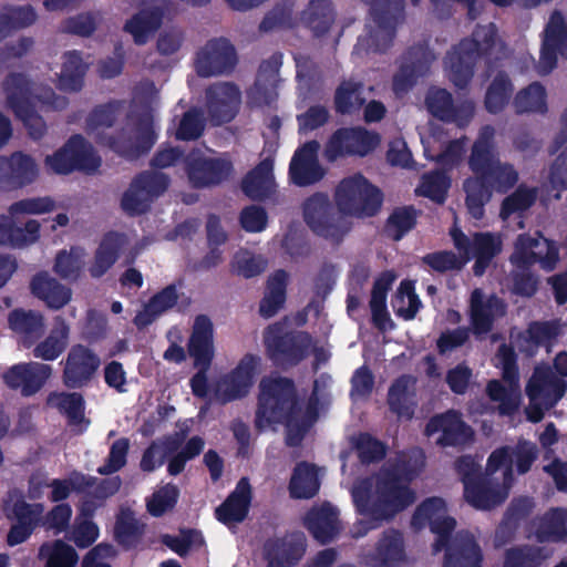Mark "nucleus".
<instances>
[{
	"label": "nucleus",
	"instance_id": "4",
	"mask_svg": "<svg viewBox=\"0 0 567 567\" xmlns=\"http://www.w3.org/2000/svg\"><path fill=\"white\" fill-rule=\"evenodd\" d=\"M27 75L28 73H8L3 81V90L8 106L23 123L30 138L40 141L47 134V124L35 111V100L53 110L63 109L68 101L56 95L49 86L42 87L39 94H34Z\"/></svg>",
	"mask_w": 567,
	"mask_h": 567
},
{
	"label": "nucleus",
	"instance_id": "34",
	"mask_svg": "<svg viewBox=\"0 0 567 567\" xmlns=\"http://www.w3.org/2000/svg\"><path fill=\"white\" fill-rule=\"evenodd\" d=\"M412 383L411 375L402 374L389 388L386 403L398 417L411 420L414 416L416 401L414 390L410 389Z\"/></svg>",
	"mask_w": 567,
	"mask_h": 567
},
{
	"label": "nucleus",
	"instance_id": "15",
	"mask_svg": "<svg viewBox=\"0 0 567 567\" xmlns=\"http://www.w3.org/2000/svg\"><path fill=\"white\" fill-rule=\"evenodd\" d=\"M559 261V248L556 241L547 239L539 235L533 237L527 234L518 236L515 250L511 256V262L517 269L527 270L535 264H539L540 268L551 271Z\"/></svg>",
	"mask_w": 567,
	"mask_h": 567
},
{
	"label": "nucleus",
	"instance_id": "42",
	"mask_svg": "<svg viewBox=\"0 0 567 567\" xmlns=\"http://www.w3.org/2000/svg\"><path fill=\"white\" fill-rule=\"evenodd\" d=\"M320 482L313 464L300 462L296 465L289 482V493L296 499H309L317 495Z\"/></svg>",
	"mask_w": 567,
	"mask_h": 567
},
{
	"label": "nucleus",
	"instance_id": "53",
	"mask_svg": "<svg viewBox=\"0 0 567 567\" xmlns=\"http://www.w3.org/2000/svg\"><path fill=\"white\" fill-rule=\"evenodd\" d=\"M124 106V101L112 100L104 104H99L89 113L86 117V132L93 134L101 127H112L116 122L117 115Z\"/></svg>",
	"mask_w": 567,
	"mask_h": 567
},
{
	"label": "nucleus",
	"instance_id": "58",
	"mask_svg": "<svg viewBox=\"0 0 567 567\" xmlns=\"http://www.w3.org/2000/svg\"><path fill=\"white\" fill-rule=\"evenodd\" d=\"M37 14L31 7L6 8L0 12V39L12 30L32 24Z\"/></svg>",
	"mask_w": 567,
	"mask_h": 567
},
{
	"label": "nucleus",
	"instance_id": "57",
	"mask_svg": "<svg viewBox=\"0 0 567 567\" xmlns=\"http://www.w3.org/2000/svg\"><path fill=\"white\" fill-rule=\"evenodd\" d=\"M161 542L181 557L186 556L192 548H199L205 544L202 532L194 528L181 529V536L163 534Z\"/></svg>",
	"mask_w": 567,
	"mask_h": 567
},
{
	"label": "nucleus",
	"instance_id": "45",
	"mask_svg": "<svg viewBox=\"0 0 567 567\" xmlns=\"http://www.w3.org/2000/svg\"><path fill=\"white\" fill-rule=\"evenodd\" d=\"M548 556L544 547L514 546L505 550L503 567H540Z\"/></svg>",
	"mask_w": 567,
	"mask_h": 567
},
{
	"label": "nucleus",
	"instance_id": "33",
	"mask_svg": "<svg viewBox=\"0 0 567 567\" xmlns=\"http://www.w3.org/2000/svg\"><path fill=\"white\" fill-rule=\"evenodd\" d=\"M30 288L33 296L43 300L49 308L55 310L63 308L72 297L70 288L50 277L45 271L38 272L32 277Z\"/></svg>",
	"mask_w": 567,
	"mask_h": 567
},
{
	"label": "nucleus",
	"instance_id": "39",
	"mask_svg": "<svg viewBox=\"0 0 567 567\" xmlns=\"http://www.w3.org/2000/svg\"><path fill=\"white\" fill-rule=\"evenodd\" d=\"M272 178V162L264 159L243 178L241 189L252 200H265L274 192Z\"/></svg>",
	"mask_w": 567,
	"mask_h": 567
},
{
	"label": "nucleus",
	"instance_id": "48",
	"mask_svg": "<svg viewBox=\"0 0 567 567\" xmlns=\"http://www.w3.org/2000/svg\"><path fill=\"white\" fill-rule=\"evenodd\" d=\"M417 212L413 206L395 208L384 224L385 235L394 241L401 240L416 225Z\"/></svg>",
	"mask_w": 567,
	"mask_h": 567
},
{
	"label": "nucleus",
	"instance_id": "36",
	"mask_svg": "<svg viewBox=\"0 0 567 567\" xmlns=\"http://www.w3.org/2000/svg\"><path fill=\"white\" fill-rule=\"evenodd\" d=\"M567 56V23L560 13H554L547 24L542 49V61L545 68H555L556 51Z\"/></svg>",
	"mask_w": 567,
	"mask_h": 567
},
{
	"label": "nucleus",
	"instance_id": "62",
	"mask_svg": "<svg viewBox=\"0 0 567 567\" xmlns=\"http://www.w3.org/2000/svg\"><path fill=\"white\" fill-rule=\"evenodd\" d=\"M361 84L352 82L341 83L334 93V109L339 114H350L355 107L362 105L360 99Z\"/></svg>",
	"mask_w": 567,
	"mask_h": 567
},
{
	"label": "nucleus",
	"instance_id": "26",
	"mask_svg": "<svg viewBox=\"0 0 567 567\" xmlns=\"http://www.w3.org/2000/svg\"><path fill=\"white\" fill-rule=\"evenodd\" d=\"M506 313V303L496 295L485 299L483 291L478 288L471 293L470 321L475 336H484L492 331L496 318Z\"/></svg>",
	"mask_w": 567,
	"mask_h": 567
},
{
	"label": "nucleus",
	"instance_id": "25",
	"mask_svg": "<svg viewBox=\"0 0 567 567\" xmlns=\"http://www.w3.org/2000/svg\"><path fill=\"white\" fill-rule=\"evenodd\" d=\"M34 158L21 151L10 156H0V187L18 189L32 184L38 177Z\"/></svg>",
	"mask_w": 567,
	"mask_h": 567
},
{
	"label": "nucleus",
	"instance_id": "20",
	"mask_svg": "<svg viewBox=\"0 0 567 567\" xmlns=\"http://www.w3.org/2000/svg\"><path fill=\"white\" fill-rule=\"evenodd\" d=\"M206 110L212 125L229 123L238 113L240 91L233 83L213 84L206 89Z\"/></svg>",
	"mask_w": 567,
	"mask_h": 567
},
{
	"label": "nucleus",
	"instance_id": "9",
	"mask_svg": "<svg viewBox=\"0 0 567 567\" xmlns=\"http://www.w3.org/2000/svg\"><path fill=\"white\" fill-rule=\"evenodd\" d=\"M187 352L193 359L197 372L190 378L189 385L192 393L199 399L208 395L207 372L214 360V327L206 315H198L195 318L193 331L188 339Z\"/></svg>",
	"mask_w": 567,
	"mask_h": 567
},
{
	"label": "nucleus",
	"instance_id": "6",
	"mask_svg": "<svg viewBox=\"0 0 567 567\" xmlns=\"http://www.w3.org/2000/svg\"><path fill=\"white\" fill-rule=\"evenodd\" d=\"M127 121L133 125V135L121 128L114 135L97 133L95 142L127 161H135L146 155L157 141L151 105L144 103L131 110Z\"/></svg>",
	"mask_w": 567,
	"mask_h": 567
},
{
	"label": "nucleus",
	"instance_id": "29",
	"mask_svg": "<svg viewBox=\"0 0 567 567\" xmlns=\"http://www.w3.org/2000/svg\"><path fill=\"white\" fill-rule=\"evenodd\" d=\"M251 486L247 477H241L235 489L215 509L218 522L229 525L246 519L251 504Z\"/></svg>",
	"mask_w": 567,
	"mask_h": 567
},
{
	"label": "nucleus",
	"instance_id": "21",
	"mask_svg": "<svg viewBox=\"0 0 567 567\" xmlns=\"http://www.w3.org/2000/svg\"><path fill=\"white\" fill-rule=\"evenodd\" d=\"M319 148V142L312 140L296 150L289 164V177L296 186H311L324 177L326 169L318 159Z\"/></svg>",
	"mask_w": 567,
	"mask_h": 567
},
{
	"label": "nucleus",
	"instance_id": "8",
	"mask_svg": "<svg viewBox=\"0 0 567 567\" xmlns=\"http://www.w3.org/2000/svg\"><path fill=\"white\" fill-rule=\"evenodd\" d=\"M334 200L340 213L347 216L372 217L381 209L383 194L380 188L358 173L339 183Z\"/></svg>",
	"mask_w": 567,
	"mask_h": 567
},
{
	"label": "nucleus",
	"instance_id": "59",
	"mask_svg": "<svg viewBox=\"0 0 567 567\" xmlns=\"http://www.w3.org/2000/svg\"><path fill=\"white\" fill-rule=\"evenodd\" d=\"M377 551L383 565L401 561L404 558V545L401 533L395 529L384 532L378 543Z\"/></svg>",
	"mask_w": 567,
	"mask_h": 567
},
{
	"label": "nucleus",
	"instance_id": "41",
	"mask_svg": "<svg viewBox=\"0 0 567 567\" xmlns=\"http://www.w3.org/2000/svg\"><path fill=\"white\" fill-rule=\"evenodd\" d=\"M40 223L29 219L24 226H17L6 217L0 218V246L21 248L40 238Z\"/></svg>",
	"mask_w": 567,
	"mask_h": 567
},
{
	"label": "nucleus",
	"instance_id": "11",
	"mask_svg": "<svg viewBox=\"0 0 567 567\" xmlns=\"http://www.w3.org/2000/svg\"><path fill=\"white\" fill-rule=\"evenodd\" d=\"M171 178L158 171H143L131 182L121 199V207L128 216H140L148 212L151 204L169 187Z\"/></svg>",
	"mask_w": 567,
	"mask_h": 567
},
{
	"label": "nucleus",
	"instance_id": "3",
	"mask_svg": "<svg viewBox=\"0 0 567 567\" xmlns=\"http://www.w3.org/2000/svg\"><path fill=\"white\" fill-rule=\"evenodd\" d=\"M445 512L443 498L429 497L417 505L411 523L416 528L429 525L436 535L432 550L433 554L445 550L443 567H483V551L474 535L468 530H458L452 536L456 520L444 516Z\"/></svg>",
	"mask_w": 567,
	"mask_h": 567
},
{
	"label": "nucleus",
	"instance_id": "12",
	"mask_svg": "<svg viewBox=\"0 0 567 567\" xmlns=\"http://www.w3.org/2000/svg\"><path fill=\"white\" fill-rule=\"evenodd\" d=\"M2 512L6 518L12 522L7 534V544L10 547L27 542L33 532L41 526L44 505L41 503H28L22 495L13 499V493L2 502Z\"/></svg>",
	"mask_w": 567,
	"mask_h": 567
},
{
	"label": "nucleus",
	"instance_id": "17",
	"mask_svg": "<svg viewBox=\"0 0 567 567\" xmlns=\"http://www.w3.org/2000/svg\"><path fill=\"white\" fill-rule=\"evenodd\" d=\"M504 54V44L497 39L492 25L475 32L473 40L463 41L451 59H457L458 69L481 66L478 60L491 62Z\"/></svg>",
	"mask_w": 567,
	"mask_h": 567
},
{
	"label": "nucleus",
	"instance_id": "52",
	"mask_svg": "<svg viewBox=\"0 0 567 567\" xmlns=\"http://www.w3.org/2000/svg\"><path fill=\"white\" fill-rule=\"evenodd\" d=\"M60 412L66 415L70 424H79L84 419L85 402L83 395L78 392L52 393L49 396Z\"/></svg>",
	"mask_w": 567,
	"mask_h": 567
},
{
	"label": "nucleus",
	"instance_id": "43",
	"mask_svg": "<svg viewBox=\"0 0 567 567\" xmlns=\"http://www.w3.org/2000/svg\"><path fill=\"white\" fill-rule=\"evenodd\" d=\"M145 529L146 525L132 511H121L115 520L114 537L124 549H134L141 544Z\"/></svg>",
	"mask_w": 567,
	"mask_h": 567
},
{
	"label": "nucleus",
	"instance_id": "55",
	"mask_svg": "<svg viewBox=\"0 0 567 567\" xmlns=\"http://www.w3.org/2000/svg\"><path fill=\"white\" fill-rule=\"evenodd\" d=\"M425 104L427 111L440 121L450 123L456 118L452 94L445 89L430 90Z\"/></svg>",
	"mask_w": 567,
	"mask_h": 567
},
{
	"label": "nucleus",
	"instance_id": "18",
	"mask_svg": "<svg viewBox=\"0 0 567 567\" xmlns=\"http://www.w3.org/2000/svg\"><path fill=\"white\" fill-rule=\"evenodd\" d=\"M261 358L246 353L238 364L217 383L215 393L221 403H228L245 398L254 384V379Z\"/></svg>",
	"mask_w": 567,
	"mask_h": 567
},
{
	"label": "nucleus",
	"instance_id": "13",
	"mask_svg": "<svg viewBox=\"0 0 567 567\" xmlns=\"http://www.w3.org/2000/svg\"><path fill=\"white\" fill-rule=\"evenodd\" d=\"M184 171L193 188L205 189L226 182L234 172V165L226 157H208L194 148L184 157Z\"/></svg>",
	"mask_w": 567,
	"mask_h": 567
},
{
	"label": "nucleus",
	"instance_id": "51",
	"mask_svg": "<svg viewBox=\"0 0 567 567\" xmlns=\"http://www.w3.org/2000/svg\"><path fill=\"white\" fill-rule=\"evenodd\" d=\"M507 74L497 73L486 91L484 104L492 114L503 111L512 96L513 84Z\"/></svg>",
	"mask_w": 567,
	"mask_h": 567
},
{
	"label": "nucleus",
	"instance_id": "64",
	"mask_svg": "<svg viewBox=\"0 0 567 567\" xmlns=\"http://www.w3.org/2000/svg\"><path fill=\"white\" fill-rule=\"evenodd\" d=\"M24 372L23 396H31L39 392L52 374L51 365L40 362H28Z\"/></svg>",
	"mask_w": 567,
	"mask_h": 567
},
{
	"label": "nucleus",
	"instance_id": "23",
	"mask_svg": "<svg viewBox=\"0 0 567 567\" xmlns=\"http://www.w3.org/2000/svg\"><path fill=\"white\" fill-rule=\"evenodd\" d=\"M306 539L302 533H290L282 537L268 538L262 546L268 567H293L303 557Z\"/></svg>",
	"mask_w": 567,
	"mask_h": 567
},
{
	"label": "nucleus",
	"instance_id": "46",
	"mask_svg": "<svg viewBox=\"0 0 567 567\" xmlns=\"http://www.w3.org/2000/svg\"><path fill=\"white\" fill-rule=\"evenodd\" d=\"M351 445L359 461L364 465L379 463L386 455V444L368 432H360L353 435Z\"/></svg>",
	"mask_w": 567,
	"mask_h": 567
},
{
	"label": "nucleus",
	"instance_id": "22",
	"mask_svg": "<svg viewBox=\"0 0 567 567\" xmlns=\"http://www.w3.org/2000/svg\"><path fill=\"white\" fill-rule=\"evenodd\" d=\"M441 432L437 444L441 446H462L473 440L474 432L466 424L460 412L449 410L432 416L425 425V434L431 436Z\"/></svg>",
	"mask_w": 567,
	"mask_h": 567
},
{
	"label": "nucleus",
	"instance_id": "32",
	"mask_svg": "<svg viewBox=\"0 0 567 567\" xmlns=\"http://www.w3.org/2000/svg\"><path fill=\"white\" fill-rule=\"evenodd\" d=\"M8 324L22 337L25 348L33 346L44 332V317L35 310L13 309L8 315Z\"/></svg>",
	"mask_w": 567,
	"mask_h": 567
},
{
	"label": "nucleus",
	"instance_id": "63",
	"mask_svg": "<svg viewBox=\"0 0 567 567\" xmlns=\"http://www.w3.org/2000/svg\"><path fill=\"white\" fill-rule=\"evenodd\" d=\"M205 130V120L198 109L186 111L179 122L176 131V138L181 141H194L199 138Z\"/></svg>",
	"mask_w": 567,
	"mask_h": 567
},
{
	"label": "nucleus",
	"instance_id": "14",
	"mask_svg": "<svg viewBox=\"0 0 567 567\" xmlns=\"http://www.w3.org/2000/svg\"><path fill=\"white\" fill-rule=\"evenodd\" d=\"M538 447L535 443L520 439L517 444L512 447L504 445L495 449L488 456L486 462V471L488 475H493L503 468V481L505 484L512 485L513 464H515L518 475L528 473L538 458Z\"/></svg>",
	"mask_w": 567,
	"mask_h": 567
},
{
	"label": "nucleus",
	"instance_id": "56",
	"mask_svg": "<svg viewBox=\"0 0 567 567\" xmlns=\"http://www.w3.org/2000/svg\"><path fill=\"white\" fill-rule=\"evenodd\" d=\"M536 198V188L519 185L512 194L503 199L499 216L503 219H507L515 213L527 210L535 204Z\"/></svg>",
	"mask_w": 567,
	"mask_h": 567
},
{
	"label": "nucleus",
	"instance_id": "54",
	"mask_svg": "<svg viewBox=\"0 0 567 567\" xmlns=\"http://www.w3.org/2000/svg\"><path fill=\"white\" fill-rule=\"evenodd\" d=\"M302 21L317 34L326 32L333 21L331 3L328 0L310 1L302 12Z\"/></svg>",
	"mask_w": 567,
	"mask_h": 567
},
{
	"label": "nucleus",
	"instance_id": "44",
	"mask_svg": "<svg viewBox=\"0 0 567 567\" xmlns=\"http://www.w3.org/2000/svg\"><path fill=\"white\" fill-rule=\"evenodd\" d=\"M64 145L75 171L93 173L101 166V157L81 134L72 135Z\"/></svg>",
	"mask_w": 567,
	"mask_h": 567
},
{
	"label": "nucleus",
	"instance_id": "31",
	"mask_svg": "<svg viewBox=\"0 0 567 567\" xmlns=\"http://www.w3.org/2000/svg\"><path fill=\"white\" fill-rule=\"evenodd\" d=\"M305 527L320 544L330 543L339 533L337 509L330 504L311 508L306 515Z\"/></svg>",
	"mask_w": 567,
	"mask_h": 567
},
{
	"label": "nucleus",
	"instance_id": "27",
	"mask_svg": "<svg viewBox=\"0 0 567 567\" xmlns=\"http://www.w3.org/2000/svg\"><path fill=\"white\" fill-rule=\"evenodd\" d=\"M169 9L171 0H150L126 22L125 30L133 35L136 43L143 44L161 27Z\"/></svg>",
	"mask_w": 567,
	"mask_h": 567
},
{
	"label": "nucleus",
	"instance_id": "49",
	"mask_svg": "<svg viewBox=\"0 0 567 567\" xmlns=\"http://www.w3.org/2000/svg\"><path fill=\"white\" fill-rule=\"evenodd\" d=\"M450 187V176L444 171L435 169L422 176L416 194L441 205L446 200Z\"/></svg>",
	"mask_w": 567,
	"mask_h": 567
},
{
	"label": "nucleus",
	"instance_id": "47",
	"mask_svg": "<svg viewBox=\"0 0 567 567\" xmlns=\"http://www.w3.org/2000/svg\"><path fill=\"white\" fill-rule=\"evenodd\" d=\"M546 99L545 87L540 83L534 82L516 94L514 99L516 113L545 114L548 110Z\"/></svg>",
	"mask_w": 567,
	"mask_h": 567
},
{
	"label": "nucleus",
	"instance_id": "35",
	"mask_svg": "<svg viewBox=\"0 0 567 567\" xmlns=\"http://www.w3.org/2000/svg\"><path fill=\"white\" fill-rule=\"evenodd\" d=\"M535 536L540 543H567V507H550L537 520Z\"/></svg>",
	"mask_w": 567,
	"mask_h": 567
},
{
	"label": "nucleus",
	"instance_id": "24",
	"mask_svg": "<svg viewBox=\"0 0 567 567\" xmlns=\"http://www.w3.org/2000/svg\"><path fill=\"white\" fill-rule=\"evenodd\" d=\"M567 381L558 377L550 367L535 368L525 392L530 401H543L547 409H553L564 398Z\"/></svg>",
	"mask_w": 567,
	"mask_h": 567
},
{
	"label": "nucleus",
	"instance_id": "28",
	"mask_svg": "<svg viewBox=\"0 0 567 567\" xmlns=\"http://www.w3.org/2000/svg\"><path fill=\"white\" fill-rule=\"evenodd\" d=\"M492 475L487 474L485 470L484 475L476 477L475 481L467 483L464 487L465 501L477 509H491L495 506L501 505L505 502L511 485L503 482V486L499 484H493L491 480Z\"/></svg>",
	"mask_w": 567,
	"mask_h": 567
},
{
	"label": "nucleus",
	"instance_id": "10",
	"mask_svg": "<svg viewBox=\"0 0 567 567\" xmlns=\"http://www.w3.org/2000/svg\"><path fill=\"white\" fill-rule=\"evenodd\" d=\"M302 216L311 231L336 244L343 240L350 230V223L344 214L336 210L326 193H315L302 203Z\"/></svg>",
	"mask_w": 567,
	"mask_h": 567
},
{
	"label": "nucleus",
	"instance_id": "5",
	"mask_svg": "<svg viewBox=\"0 0 567 567\" xmlns=\"http://www.w3.org/2000/svg\"><path fill=\"white\" fill-rule=\"evenodd\" d=\"M255 425L258 429L271 424L289 426L300 419L302 405L291 378L267 375L259 382Z\"/></svg>",
	"mask_w": 567,
	"mask_h": 567
},
{
	"label": "nucleus",
	"instance_id": "2",
	"mask_svg": "<svg viewBox=\"0 0 567 567\" xmlns=\"http://www.w3.org/2000/svg\"><path fill=\"white\" fill-rule=\"evenodd\" d=\"M467 165L472 175L463 182L465 206L473 218L482 219L493 194H507L518 183L519 174L513 164L501 161L492 125H484L480 130Z\"/></svg>",
	"mask_w": 567,
	"mask_h": 567
},
{
	"label": "nucleus",
	"instance_id": "40",
	"mask_svg": "<svg viewBox=\"0 0 567 567\" xmlns=\"http://www.w3.org/2000/svg\"><path fill=\"white\" fill-rule=\"evenodd\" d=\"M288 274L284 269L276 270L267 280L266 292L259 302V315L269 319L278 313L287 298Z\"/></svg>",
	"mask_w": 567,
	"mask_h": 567
},
{
	"label": "nucleus",
	"instance_id": "16",
	"mask_svg": "<svg viewBox=\"0 0 567 567\" xmlns=\"http://www.w3.org/2000/svg\"><path fill=\"white\" fill-rule=\"evenodd\" d=\"M380 141L377 132L368 131L362 126L341 127L329 137L324 157L329 162H334L344 155L365 156L378 147Z\"/></svg>",
	"mask_w": 567,
	"mask_h": 567
},
{
	"label": "nucleus",
	"instance_id": "50",
	"mask_svg": "<svg viewBox=\"0 0 567 567\" xmlns=\"http://www.w3.org/2000/svg\"><path fill=\"white\" fill-rule=\"evenodd\" d=\"M39 556L47 559L45 567H74L79 559L76 550L61 539L52 544L44 543Z\"/></svg>",
	"mask_w": 567,
	"mask_h": 567
},
{
	"label": "nucleus",
	"instance_id": "30",
	"mask_svg": "<svg viewBox=\"0 0 567 567\" xmlns=\"http://www.w3.org/2000/svg\"><path fill=\"white\" fill-rule=\"evenodd\" d=\"M126 244V236L118 231H107L103 235L95 250L94 259L89 267L92 278L103 277L117 261L120 252Z\"/></svg>",
	"mask_w": 567,
	"mask_h": 567
},
{
	"label": "nucleus",
	"instance_id": "38",
	"mask_svg": "<svg viewBox=\"0 0 567 567\" xmlns=\"http://www.w3.org/2000/svg\"><path fill=\"white\" fill-rule=\"evenodd\" d=\"M198 66L205 71H221L235 66L234 47L225 39L213 40L198 53Z\"/></svg>",
	"mask_w": 567,
	"mask_h": 567
},
{
	"label": "nucleus",
	"instance_id": "19",
	"mask_svg": "<svg viewBox=\"0 0 567 567\" xmlns=\"http://www.w3.org/2000/svg\"><path fill=\"white\" fill-rule=\"evenodd\" d=\"M100 365V357L92 349L80 343L72 346L64 361L63 384L68 389L86 386L94 378Z\"/></svg>",
	"mask_w": 567,
	"mask_h": 567
},
{
	"label": "nucleus",
	"instance_id": "61",
	"mask_svg": "<svg viewBox=\"0 0 567 567\" xmlns=\"http://www.w3.org/2000/svg\"><path fill=\"white\" fill-rule=\"evenodd\" d=\"M56 208V202L50 196L29 197L17 200L9 206L11 216L18 215H42Z\"/></svg>",
	"mask_w": 567,
	"mask_h": 567
},
{
	"label": "nucleus",
	"instance_id": "60",
	"mask_svg": "<svg viewBox=\"0 0 567 567\" xmlns=\"http://www.w3.org/2000/svg\"><path fill=\"white\" fill-rule=\"evenodd\" d=\"M178 497V487L175 484L168 483L153 493L146 503L147 512L153 517H161L176 506Z\"/></svg>",
	"mask_w": 567,
	"mask_h": 567
},
{
	"label": "nucleus",
	"instance_id": "1",
	"mask_svg": "<svg viewBox=\"0 0 567 567\" xmlns=\"http://www.w3.org/2000/svg\"><path fill=\"white\" fill-rule=\"evenodd\" d=\"M416 476L417 471L411 462L399 457L389 463L378 476L374 498L370 486L353 487V504L357 512L364 517L357 523L354 536H364L414 504L416 495L410 484Z\"/></svg>",
	"mask_w": 567,
	"mask_h": 567
},
{
	"label": "nucleus",
	"instance_id": "37",
	"mask_svg": "<svg viewBox=\"0 0 567 567\" xmlns=\"http://www.w3.org/2000/svg\"><path fill=\"white\" fill-rule=\"evenodd\" d=\"M70 339V327L61 316L54 318L53 327L49 334L32 350L37 359L44 361L56 360L68 348Z\"/></svg>",
	"mask_w": 567,
	"mask_h": 567
},
{
	"label": "nucleus",
	"instance_id": "7",
	"mask_svg": "<svg viewBox=\"0 0 567 567\" xmlns=\"http://www.w3.org/2000/svg\"><path fill=\"white\" fill-rule=\"evenodd\" d=\"M267 358L281 370L297 367L306 360L312 348V336L303 330L286 329L280 322L269 324L264 331Z\"/></svg>",
	"mask_w": 567,
	"mask_h": 567
}]
</instances>
